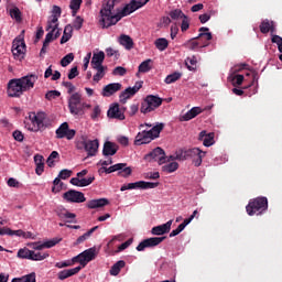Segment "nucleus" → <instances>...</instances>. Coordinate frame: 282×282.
<instances>
[{
	"label": "nucleus",
	"mask_w": 282,
	"mask_h": 282,
	"mask_svg": "<svg viewBox=\"0 0 282 282\" xmlns=\"http://www.w3.org/2000/svg\"><path fill=\"white\" fill-rule=\"evenodd\" d=\"M96 257H98V250L96 249V247L86 249L85 251L72 259L73 263H78L80 265L73 269L59 271L57 274V279H59V281H65V279H69V276H74V274H78L79 271L83 270V268H86L87 263L94 261Z\"/></svg>",
	"instance_id": "f257e3e1"
},
{
	"label": "nucleus",
	"mask_w": 282,
	"mask_h": 282,
	"mask_svg": "<svg viewBox=\"0 0 282 282\" xmlns=\"http://www.w3.org/2000/svg\"><path fill=\"white\" fill-rule=\"evenodd\" d=\"M116 3L118 0H104L102 8L100 10V25L102 28H111V25H116L120 19L123 17H129L128 12H124V7L118 13H113V8H116Z\"/></svg>",
	"instance_id": "f03ea898"
},
{
	"label": "nucleus",
	"mask_w": 282,
	"mask_h": 282,
	"mask_svg": "<svg viewBox=\"0 0 282 282\" xmlns=\"http://www.w3.org/2000/svg\"><path fill=\"white\" fill-rule=\"evenodd\" d=\"M246 210L250 217L253 215H263V213L268 210V198L261 196L251 199L247 205Z\"/></svg>",
	"instance_id": "7ed1b4c3"
},
{
	"label": "nucleus",
	"mask_w": 282,
	"mask_h": 282,
	"mask_svg": "<svg viewBox=\"0 0 282 282\" xmlns=\"http://www.w3.org/2000/svg\"><path fill=\"white\" fill-rule=\"evenodd\" d=\"M163 99L155 95H148L141 102V113H151L159 107H162Z\"/></svg>",
	"instance_id": "20e7f679"
},
{
	"label": "nucleus",
	"mask_w": 282,
	"mask_h": 282,
	"mask_svg": "<svg viewBox=\"0 0 282 282\" xmlns=\"http://www.w3.org/2000/svg\"><path fill=\"white\" fill-rule=\"evenodd\" d=\"M68 109L73 116H80L85 109V102H83V95L80 93H74L68 100Z\"/></svg>",
	"instance_id": "39448f33"
},
{
	"label": "nucleus",
	"mask_w": 282,
	"mask_h": 282,
	"mask_svg": "<svg viewBox=\"0 0 282 282\" xmlns=\"http://www.w3.org/2000/svg\"><path fill=\"white\" fill-rule=\"evenodd\" d=\"M29 120L31 121L32 127H29V131L37 132L45 127V112H30Z\"/></svg>",
	"instance_id": "423d86ee"
},
{
	"label": "nucleus",
	"mask_w": 282,
	"mask_h": 282,
	"mask_svg": "<svg viewBox=\"0 0 282 282\" xmlns=\"http://www.w3.org/2000/svg\"><path fill=\"white\" fill-rule=\"evenodd\" d=\"M144 160L147 162H158L160 165L166 164L169 162V156L162 148H155L150 153L144 155Z\"/></svg>",
	"instance_id": "0eeeda50"
},
{
	"label": "nucleus",
	"mask_w": 282,
	"mask_h": 282,
	"mask_svg": "<svg viewBox=\"0 0 282 282\" xmlns=\"http://www.w3.org/2000/svg\"><path fill=\"white\" fill-rule=\"evenodd\" d=\"M101 171L109 173H116L118 171L119 177H129L131 173H133V170L131 167H127V163H117L110 167H101Z\"/></svg>",
	"instance_id": "6e6552de"
},
{
	"label": "nucleus",
	"mask_w": 282,
	"mask_h": 282,
	"mask_svg": "<svg viewBox=\"0 0 282 282\" xmlns=\"http://www.w3.org/2000/svg\"><path fill=\"white\" fill-rule=\"evenodd\" d=\"M23 86H21V82L19 79H11L8 83L7 94L9 98H21L23 96Z\"/></svg>",
	"instance_id": "1a4fd4ad"
},
{
	"label": "nucleus",
	"mask_w": 282,
	"mask_h": 282,
	"mask_svg": "<svg viewBox=\"0 0 282 282\" xmlns=\"http://www.w3.org/2000/svg\"><path fill=\"white\" fill-rule=\"evenodd\" d=\"M25 40L23 39H15L12 43V54L13 57L18 61H23L25 58Z\"/></svg>",
	"instance_id": "9d476101"
},
{
	"label": "nucleus",
	"mask_w": 282,
	"mask_h": 282,
	"mask_svg": "<svg viewBox=\"0 0 282 282\" xmlns=\"http://www.w3.org/2000/svg\"><path fill=\"white\" fill-rule=\"evenodd\" d=\"M55 134L57 140H63V138H66V140H74L76 130L69 129V123L63 122L55 131Z\"/></svg>",
	"instance_id": "9b49d317"
},
{
	"label": "nucleus",
	"mask_w": 282,
	"mask_h": 282,
	"mask_svg": "<svg viewBox=\"0 0 282 282\" xmlns=\"http://www.w3.org/2000/svg\"><path fill=\"white\" fill-rule=\"evenodd\" d=\"M63 198L72 204H83L84 202H87L85 194L76 189H69L65 192Z\"/></svg>",
	"instance_id": "f8f14e48"
},
{
	"label": "nucleus",
	"mask_w": 282,
	"mask_h": 282,
	"mask_svg": "<svg viewBox=\"0 0 282 282\" xmlns=\"http://www.w3.org/2000/svg\"><path fill=\"white\" fill-rule=\"evenodd\" d=\"M164 239H166V237H153L144 239L138 245L137 250L138 252H144L147 248H155V246H160Z\"/></svg>",
	"instance_id": "ddd939ff"
},
{
	"label": "nucleus",
	"mask_w": 282,
	"mask_h": 282,
	"mask_svg": "<svg viewBox=\"0 0 282 282\" xmlns=\"http://www.w3.org/2000/svg\"><path fill=\"white\" fill-rule=\"evenodd\" d=\"M37 80H39V76L34 74H29L26 76L18 78V82H20V85L22 86V89L24 91H30V89H34V84Z\"/></svg>",
	"instance_id": "4468645a"
},
{
	"label": "nucleus",
	"mask_w": 282,
	"mask_h": 282,
	"mask_svg": "<svg viewBox=\"0 0 282 282\" xmlns=\"http://www.w3.org/2000/svg\"><path fill=\"white\" fill-rule=\"evenodd\" d=\"M151 0H130L128 4L124 6V12L128 14H133L135 10H140V8H144Z\"/></svg>",
	"instance_id": "2eb2a0df"
},
{
	"label": "nucleus",
	"mask_w": 282,
	"mask_h": 282,
	"mask_svg": "<svg viewBox=\"0 0 282 282\" xmlns=\"http://www.w3.org/2000/svg\"><path fill=\"white\" fill-rule=\"evenodd\" d=\"M107 116L112 120H124L126 118L124 112L122 111V109H120L119 104L111 105L107 111Z\"/></svg>",
	"instance_id": "dca6fc26"
},
{
	"label": "nucleus",
	"mask_w": 282,
	"mask_h": 282,
	"mask_svg": "<svg viewBox=\"0 0 282 282\" xmlns=\"http://www.w3.org/2000/svg\"><path fill=\"white\" fill-rule=\"evenodd\" d=\"M120 89H122V84L120 83L108 84L102 88L101 96L109 98L113 96V94H117V91H120Z\"/></svg>",
	"instance_id": "f3484780"
},
{
	"label": "nucleus",
	"mask_w": 282,
	"mask_h": 282,
	"mask_svg": "<svg viewBox=\"0 0 282 282\" xmlns=\"http://www.w3.org/2000/svg\"><path fill=\"white\" fill-rule=\"evenodd\" d=\"M171 226H173V220H169L163 225L155 226L151 229V234L155 236L166 235L171 232Z\"/></svg>",
	"instance_id": "a211bd4d"
},
{
	"label": "nucleus",
	"mask_w": 282,
	"mask_h": 282,
	"mask_svg": "<svg viewBox=\"0 0 282 282\" xmlns=\"http://www.w3.org/2000/svg\"><path fill=\"white\" fill-rule=\"evenodd\" d=\"M152 140H153V137H151V132L144 130V131L139 132L137 134L135 140H134V144L137 147H140L142 144H149Z\"/></svg>",
	"instance_id": "6ab92c4d"
},
{
	"label": "nucleus",
	"mask_w": 282,
	"mask_h": 282,
	"mask_svg": "<svg viewBox=\"0 0 282 282\" xmlns=\"http://www.w3.org/2000/svg\"><path fill=\"white\" fill-rule=\"evenodd\" d=\"M95 180L96 177L94 175H90L87 178H79L77 176V177L70 178V184H73V186L85 187V186H89L90 184H94Z\"/></svg>",
	"instance_id": "aec40b11"
},
{
	"label": "nucleus",
	"mask_w": 282,
	"mask_h": 282,
	"mask_svg": "<svg viewBox=\"0 0 282 282\" xmlns=\"http://www.w3.org/2000/svg\"><path fill=\"white\" fill-rule=\"evenodd\" d=\"M98 147H100V143L98 142V139L95 140H87L85 151L87 152V155L89 158H94L96 153H98Z\"/></svg>",
	"instance_id": "412c9836"
},
{
	"label": "nucleus",
	"mask_w": 282,
	"mask_h": 282,
	"mask_svg": "<svg viewBox=\"0 0 282 282\" xmlns=\"http://www.w3.org/2000/svg\"><path fill=\"white\" fill-rule=\"evenodd\" d=\"M198 140L203 142L204 147H213L215 144V133H207L206 130H203L198 135Z\"/></svg>",
	"instance_id": "4be33fe9"
},
{
	"label": "nucleus",
	"mask_w": 282,
	"mask_h": 282,
	"mask_svg": "<svg viewBox=\"0 0 282 282\" xmlns=\"http://www.w3.org/2000/svg\"><path fill=\"white\" fill-rule=\"evenodd\" d=\"M105 206H109V199L107 198L91 199L87 202V208L90 210L96 208H105Z\"/></svg>",
	"instance_id": "5701e85b"
},
{
	"label": "nucleus",
	"mask_w": 282,
	"mask_h": 282,
	"mask_svg": "<svg viewBox=\"0 0 282 282\" xmlns=\"http://www.w3.org/2000/svg\"><path fill=\"white\" fill-rule=\"evenodd\" d=\"M118 144L111 142V141H106L104 143V149H102V155L109 156V155H116L118 153Z\"/></svg>",
	"instance_id": "b1692460"
},
{
	"label": "nucleus",
	"mask_w": 282,
	"mask_h": 282,
	"mask_svg": "<svg viewBox=\"0 0 282 282\" xmlns=\"http://www.w3.org/2000/svg\"><path fill=\"white\" fill-rule=\"evenodd\" d=\"M202 113V108L194 107L191 110H188L185 115L181 117V122H188V120H193V118H197Z\"/></svg>",
	"instance_id": "393cba45"
},
{
	"label": "nucleus",
	"mask_w": 282,
	"mask_h": 282,
	"mask_svg": "<svg viewBox=\"0 0 282 282\" xmlns=\"http://www.w3.org/2000/svg\"><path fill=\"white\" fill-rule=\"evenodd\" d=\"M45 159L41 154L34 155V163L36 165L35 173L36 175H43V172L45 171Z\"/></svg>",
	"instance_id": "a878e982"
},
{
	"label": "nucleus",
	"mask_w": 282,
	"mask_h": 282,
	"mask_svg": "<svg viewBox=\"0 0 282 282\" xmlns=\"http://www.w3.org/2000/svg\"><path fill=\"white\" fill-rule=\"evenodd\" d=\"M102 63H105V52L95 53L90 62L91 67H102Z\"/></svg>",
	"instance_id": "bb28decb"
},
{
	"label": "nucleus",
	"mask_w": 282,
	"mask_h": 282,
	"mask_svg": "<svg viewBox=\"0 0 282 282\" xmlns=\"http://www.w3.org/2000/svg\"><path fill=\"white\" fill-rule=\"evenodd\" d=\"M119 43L122 45L126 50H133V39L127 34H121L119 36Z\"/></svg>",
	"instance_id": "cd10ccee"
},
{
	"label": "nucleus",
	"mask_w": 282,
	"mask_h": 282,
	"mask_svg": "<svg viewBox=\"0 0 282 282\" xmlns=\"http://www.w3.org/2000/svg\"><path fill=\"white\" fill-rule=\"evenodd\" d=\"M93 69H96V74L93 77L94 83H100V80H102V78H105V74H106V69L107 67L105 66H95L93 67Z\"/></svg>",
	"instance_id": "c85d7f7f"
},
{
	"label": "nucleus",
	"mask_w": 282,
	"mask_h": 282,
	"mask_svg": "<svg viewBox=\"0 0 282 282\" xmlns=\"http://www.w3.org/2000/svg\"><path fill=\"white\" fill-rule=\"evenodd\" d=\"M127 265L124 260L117 261L110 269L111 276H118L120 274V270Z\"/></svg>",
	"instance_id": "c756f323"
},
{
	"label": "nucleus",
	"mask_w": 282,
	"mask_h": 282,
	"mask_svg": "<svg viewBox=\"0 0 282 282\" xmlns=\"http://www.w3.org/2000/svg\"><path fill=\"white\" fill-rule=\"evenodd\" d=\"M96 230H98V226L93 227L91 229H89L87 232H85L84 235L79 236L76 240V245H80L84 243V241H87V239H89L91 237V235H94V232H96Z\"/></svg>",
	"instance_id": "7c9ffc66"
},
{
	"label": "nucleus",
	"mask_w": 282,
	"mask_h": 282,
	"mask_svg": "<svg viewBox=\"0 0 282 282\" xmlns=\"http://www.w3.org/2000/svg\"><path fill=\"white\" fill-rule=\"evenodd\" d=\"M163 130H164V123H158L148 132H150L152 140H155V138H160V133H162Z\"/></svg>",
	"instance_id": "2f4dec72"
},
{
	"label": "nucleus",
	"mask_w": 282,
	"mask_h": 282,
	"mask_svg": "<svg viewBox=\"0 0 282 282\" xmlns=\"http://www.w3.org/2000/svg\"><path fill=\"white\" fill-rule=\"evenodd\" d=\"M11 282H36V273H30L21 278H13Z\"/></svg>",
	"instance_id": "473e14b6"
},
{
	"label": "nucleus",
	"mask_w": 282,
	"mask_h": 282,
	"mask_svg": "<svg viewBox=\"0 0 282 282\" xmlns=\"http://www.w3.org/2000/svg\"><path fill=\"white\" fill-rule=\"evenodd\" d=\"M50 257V253L47 252H34L31 250V260L30 261H44V259H47Z\"/></svg>",
	"instance_id": "72a5a7b5"
},
{
	"label": "nucleus",
	"mask_w": 282,
	"mask_h": 282,
	"mask_svg": "<svg viewBox=\"0 0 282 282\" xmlns=\"http://www.w3.org/2000/svg\"><path fill=\"white\" fill-rule=\"evenodd\" d=\"M185 65L189 72H195V69H197V57H187L185 59Z\"/></svg>",
	"instance_id": "f704fd0d"
},
{
	"label": "nucleus",
	"mask_w": 282,
	"mask_h": 282,
	"mask_svg": "<svg viewBox=\"0 0 282 282\" xmlns=\"http://www.w3.org/2000/svg\"><path fill=\"white\" fill-rule=\"evenodd\" d=\"M143 82H137L133 87L126 88V94L131 96H135L140 89H142Z\"/></svg>",
	"instance_id": "c9c22d12"
},
{
	"label": "nucleus",
	"mask_w": 282,
	"mask_h": 282,
	"mask_svg": "<svg viewBox=\"0 0 282 282\" xmlns=\"http://www.w3.org/2000/svg\"><path fill=\"white\" fill-rule=\"evenodd\" d=\"M58 30V24H55L54 28L46 34L45 40L43 42L44 47H47L50 43L54 41V33Z\"/></svg>",
	"instance_id": "e433bc0d"
},
{
	"label": "nucleus",
	"mask_w": 282,
	"mask_h": 282,
	"mask_svg": "<svg viewBox=\"0 0 282 282\" xmlns=\"http://www.w3.org/2000/svg\"><path fill=\"white\" fill-rule=\"evenodd\" d=\"M177 169H180V163H177V162H171V163L162 166V171L164 173H175V171H177Z\"/></svg>",
	"instance_id": "4c0bfd02"
},
{
	"label": "nucleus",
	"mask_w": 282,
	"mask_h": 282,
	"mask_svg": "<svg viewBox=\"0 0 282 282\" xmlns=\"http://www.w3.org/2000/svg\"><path fill=\"white\" fill-rule=\"evenodd\" d=\"M154 45L158 50H160V52H164V50L169 47V40L160 37L154 42Z\"/></svg>",
	"instance_id": "58836bf2"
},
{
	"label": "nucleus",
	"mask_w": 282,
	"mask_h": 282,
	"mask_svg": "<svg viewBox=\"0 0 282 282\" xmlns=\"http://www.w3.org/2000/svg\"><path fill=\"white\" fill-rule=\"evenodd\" d=\"M135 188H142V181L135 182V183H128L121 186L120 191H133Z\"/></svg>",
	"instance_id": "ea45409f"
},
{
	"label": "nucleus",
	"mask_w": 282,
	"mask_h": 282,
	"mask_svg": "<svg viewBox=\"0 0 282 282\" xmlns=\"http://www.w3.org/2000/svg\"><path fill=\"white\" fill-rule=\"evenodd\" d=\"M184 17H186V14H184L181 9H175L170 12V18L172 19V21H180V19L183 20Z\"/></svg>",
	"instance_id": "a19ab883"
},
{
	"label": "nucleus",
	"mask_w": 282,
	"mask_h": 282,
	"mask_svg": "<svg viewBox=\"0 0 282 282\" xmlns=\"http://www.w3.org/2000/svg\"><path fill=\"white\" fill-rule=\"evenodd\" d=\"M180 78H182L181 73H173L165 77L164 83H166V85H171L173 83H177V80H180Z\"/></svg>",
	"instance_id": "79ce46f5"
},
{
	"label": "nucleus",
	"mask_w": 282,
	"mask_h": 282,
	"mask_svg": "<svg viewBox=\"0 0 282 282\" xmlns=\"http://www.w3.org/2000/svg\"><path fill=\"white\" fill-rule=\"evenodd\" d=\"M184 47L187 50H197L199 47V39L194 37L184 43Z\"/></svg>",
	"instance_id": "37998d69"
},
{
	"label": "nucleus",
	"mask_w": 282,
	"mask_h": 282,
	"mask_svg": "<svg viewBox=\"0 0 282 282\" xmlns=\"http://www.w3.org/2000/svg\"><path fill=\"white\" fill-rule=\"evenodd\" d=\"M204 151L199 150V148H192L188 150H185V155L187 156V160H194L196 155L202 154Z\"/></svg>",
	"instance_id": "c03bdc74"
},
{
	"label": "nucleus",
	"mask_w": 282,
	"mask_h": 282,
	"mask_svg": "<svg viewBox=\"0 0 282 282\" xmlns=\"http://www.w3.org/2000/svg\"><path fill=\"white\" fill-rule=\"evenodd\" d=\"M31 257H32V250H30L28 248L19 249V251H18L19 259H29V261H30Z\"/></svg>",
	"instance_id": "a18cd8bd"
},
{
	"label": "nucleus",
	"mask_w": 282,
	"mask_h": 282,
	"mask_svg": "<svg viewBox=\"0 0 282 282\" xmlns=\"http://www.w3.org/2000/svg\"><path fill=\"white\" fill-rule=\"evenodd\" d=\"M139 72L141 74H147V72H151V59H145L139 65Z\"/></svg>",
	"instance_id": "49530a36"
},
{
	"label": "nucleus",
	"mask_w": 282,
	"mask_h": 282,
	"mask_svg": "<svg viewBox=\"0 0 282 282\" xmlns=\"http://www.w3.org/2000/svg\"><path fill=\"white\" fill-rule=\"evenodd\" d=\"M61 191H63V182H61V177L57 176L53 181L52 193H61Z\"/></svg>",
	"instance_id": "de8ad7c7"
},
{
	"label": "nucleus",
	"mask_w": 282,
	"mask_h": 282,
	"mask_svg": "<svg viewBox=\"0 0 282 282\" xmlns=\"http://www.w3.org/2000/svg\"><path fill=\"white\" fill-rule=\"evenodd\" d=\"M10 17H11V19H14L18 22L22 21L21 10L18 7L10 9Z\"/></svg>",
	"instance_id": "09e8293b"
},
{
	"label": "nucleus",
	"mask_w": 282,
	"mask_h": 282,
	"mask_svg": "<svg viewBox=\"0 0 282 282\" xmlns=\"http://www.w3.org/2000/svg\"><path fill=\"white\" fill-rule=\"evenodd\" d=\"M272 25V21L270 20H263L260 24V32L262 34H268V32H270V28Z\"/></svg>",
	"instance_id": "8fccbe9b"
},
{
	"label": "nucleus",
	"mask_w": 282,
	"mask_h": 282,
	"mask_svg": "<svg viewBox=\"0 0 282 282\" xmlns=\"http://www.w3.org/2000/svg\"><path fill=\"white\" fill-rule=\"evenodd\" d=\"M83 4V0H70L69 8L73 11V14H76L80 10V6Z\"/></svg>",
	"instance_id": "3c124183"
},
{
	"label": "nucleus",
	"mask_w": 282,
	"mask_h": 282,
	"mask_svg": "<svg viewBox=\"0 0 282 282\" xmlns=\"http://www.w3.org/2000/svg\"><path fill=\"white\" fill-rule=\"evenodd\" d=\"M74 61V53H68L61 59L62 67H67Z\"/></svg>",
	"instance_id": "603ef678"
},
{
	"label": "nucleus",
	"mask_w": 282,
	"mask_h": 282,
	"mask_svg": "<svg viewBox=\"0 0 282 282\" xmlns=\"http://www.w3.org/2000/svg\"><path fill=\"white\" fill-rule=\"evenodd\" d=\"M87 147V137L82 135L79 140L76 141V149H78L79 151H85Z\"/></svg>",
	"instance_id": "864d4df0"
},
{
	"label": "nucleus",
	"mask_w": 282,
	"mask_h": 282,
	"mask_svg": "<svg viewBox=\"0 0 282 282\" xmlns=\"http://www.w3.org/2000/svg\"><path fill=\"white\" fill-rule=\"evenodd\" d=\"M173 160H180V161L188 160V156L186 155V150L184 152L177 153L175 156L170 155L167 159V162H173Z\"/></svg>",
	"instance_id": "5fc2aeb1"
},
{
	"label": "nucleus",
	"mask_w": 282,
	"mask_h": 282,
	"mask_svg": "<svg viewBox=\"0 0 282 282\" xmlns=\"http://www.w3.org/2000/svg\"><path fill=\"white\" fill-rule=\"evenodd\" d=\"M204 158H206V152H200L199 155H196L194 159H192L194 166H202Z\"/></svg>",
	"instance_id": "6e6d98bb"
},
{
	"label": "nucleus",
	"mask_w": 282,
	"mask_h": 282,
	"mask_svg": "<svg viewBox=\"0 0 282 282\" xmlns=\"http://www.w3.org/2000/svg\"><path fill=\"white\" fill-rule=\"evenodd\" d=\"M58 15H52L51 21L47 22L46 32H50V30H54L53 25H58Z\"/></svg>",
	"instance_id": "4d7b16f0"
},
{
	"label": "nucleus",
	"mask_w": 282,
	"mask_h": 282,
	"mask_svg": "<svg viewBox=\"0 0 282 282\" xmlns=\"http://www.w3.org/2000/svg\"><path fill=\"white\" fill-rule=\"evenodd\" d=\"M61 96V91L58 90H50L45 94L46 100H54Z\"/></svg>",
	"instance_id": "13d9d810"
},
{
	"label": "nucleus",
	"mask_w": 282,
	"mask_h": 282,
	"mask_svg": "<svg viewBox=\"0 0 282 282\" xmlns=\"http://www.w3.org/2000/svg\"><path fill=\"white\" fill-rule=\"evenodd\" d=\"M158 186H160V183H152V182L141 181V188L142 189L158 188Z\"/></svg>",
	"instance_id": "bf43d9fd"
},
{
	"label": "nucleus",
	"mask_w": 282,
	"mask_h": 282,
	"mask_svg": "<svg viewBox=\"0 0 282 282\" xmlns=\"http://www.w3.org/2000/svg\"><path fill=\"white\" fill-rule=\"evenodd\" d=\"M271 43H276L278 50L282 54V37L280 35H272Z\"/></svg>",
	"instance_id": "052dcab7"
},
{
	"label": "nucleus",
	"mask_w": 282,
	"mask_h": 282,
	"mask_svg": "<svg viewBox=\"0 0 282 282\" xmlns=\"http://www.w3.org/2000/svg\"><path fill=\"white\" fill-rule=\"evenodd\" d=\"M106 54L109 58H111V56H115V58H117V59L120 58V53L118 51L113 50L112 47L106 48Z\"/></svg>",
	"instance_id": "680f3d73"
},
{
	"label": "nucleus",
	"mask_w": 282,
	"mask_h": 282,
	"mask_svg": "<svg viewBox=\"0 0 282 282\" xmlns=\"http://www.w3.org/2000/svg\"><path fill=\"white\" fill-rule=\"evenodd\" d=\"M191 28V20L187 18V15L184 17L181 24L182 32H186Z\"/></svg>",
	"instance_id": "e2e57ef3"
},
{
	"label": "nucleus",
	"mask_w": 282,
	"mask_h": 282,
	"mask_svg": "<svg viewBox=\"0 0 282 282\" xmlns=\"http://www.w3.org/2000/svg\"><path fill=\"white\" fill-rule=\"evenodd\" d=\"M199 41H213V33L206 32V33H199L198 36H196Z\"/></svg>",
	"instance_id": "0e129e2a"
},
{
	"label": "nucleus",
	"mask_w": 282,
	"mask_h": 282,
	"mask_svg": "<svg viewBox=\"0 0 282 282\" xmlns=\"http://www.w3.org/2000/svg\"><path fill=\"white\" fill-rule=\"evenodd\" d=\"M72 170H62L58 174V177L61 180H69V177H72Z\"/></svg>",
	"instance_id": "69168bd1"
},
{
	"label": "nucleus",
	"mask_w": 282,
	"mask_h": 282,
	"mask_svg": "<svg viewBox=\"0 0 282 282\" xmlns=\"http://www.w3.org/2000/svg\"><path fill=\"white\" fill-rule=\"evenodd\" d=\"M57 243H61V239L58 238H53L52 240H47L44 242L45 248H54Z\"/></svg>",
	"instance_id": "338daca9"
},
{
	"label": "nucleus",
	"mask_w": 282,
	"mask_h": 282,
	"mask_svg": "<svg viewBox=\"0 0 282 282\" xmlns=\"http://www.w3.org/2000/svg\"><path fill=\"white\" fill-rule=\"evenodd\" d=\"M83 23H84L83 18L76 17V19H75V21H74V23H73V28H74L75 30H80V28H83Z\"/></svg>",
	"instance_id": "774afa93"
}]
</instances>
